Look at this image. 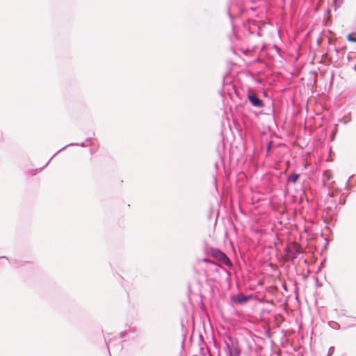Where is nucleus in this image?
Masks as SVG:
<instances>
[{
  "label": "nucleus",
  "mask_w": 356,
  "mask_h": 356,
  "mask_svg": "<svg viewBox=\"0 0 356 356\" xmlns=\"http://www.w3.org/2000/svg\"><path fill=\"white\" fill-rule=\"evenodd\" d=\"M248 99L252 105L254 107L261 108L264 106L262 101L260 100L254 93H249L248 95Z\"/></svg>",
  "instance_id": "obj_2"
},
{
  "label": "nucleus",
  "mask_w": 356,
  "mask_h": 356,
  "mask_svg": "<svg viewBox=\"0 0 356 356\" xmlns=\"http://www.w3.org/2000/svg\"><path fill=\"white\" fill-rule=\"evenodd\" d=\"M232 300L236 304H242L248 300V297L242 295H238L236 296H234Z\"/></svg>",
  "instance_id": "obj_3"
},
{
  "label": "nucleus",
  "mask_w": 356,
  "mask_h": 356,
  "mask_svg": "<svg viewBox=\"0 0 356 356\" xmlns=\"http://www.w3.org/2000/svg\"><path fill=\"white\" fill-rule=\"evenodd\" d=\"M346 38L350 42H356V34H348Z\"/></svg>",
  "instance_id": "obj_5"
},
{
  "label": "nucleus",
  "mask_w": 356,
  "mask_h": 356,
  "mask_svg": "<svg viewBox=\"0 0 356 356\" xmlns=\"http://www.w3.org/2000/svg\"><path fill=\"white\" fill-rule=\"evenodd\" d=\"M213 256L216 258L219 261L222 263L229 265L230 264V261L229 258L227 257L225 254L218 250H212Z\"/></svg>",
  "instance_id": "obj_1"
},
{
  "label": "nucleus",
  "mask_w": 356,
  "mask_h": 356,
  "mask_svg": "<svg viewBox=\"0 0 356 356\" xmlns=\"http://www.w3.org/2000/svg\"><path fill=\"white\" fill-rule=\"evenodd\" d=\"M270 143H269V145L268 147V149H270Z\"/></svg>",
  "instance_id": "obj_8"
},
{
  "label": "nucleus",
  "mask_w": 356,
  "mask_h": 356,
  "mask_svg": "<svg viewBox=\"0 0 356 356\" xmlns=\"http://www.w3.org/2000/svg\"><path fill=\"white\" fill-rule=\"evenodd\" d=\"M239 353H240V351L238 349H236V348H235V349H234L233 350L231 351V355H234L236 356H238Z\"/></svg>",
  "instance_id": "obj_7"
},
{
  "label": "nucleus",
  "mask_w": 356,
  "mask_h": 356,
  "mask_svg": "<svg viewBox=\"0 0 356 356\" xmlns=\"http://www.w3.org/2000/svg\"><path fill=\"white\" fill-rule=\"evenodd\" d=\"M299 175L297 174L291 175L288 178V181L291 183H296L298 179Z\"/></svg>",
  "instance_id": "obj_4"
},
{
  "label": "nucleus",
  "mask_w": 356,
  "mask_h": 356,
  "mask_svg": "<svg viewBox=\"0 0 356 356\" xmlns=\"http://www.w3.org/2000/svg\"><path fill=\"white\" fill-rule=\"evenodd\" d=\"M324 175L327 177V179H330L332 176V172L330 170H326L324 172Z\"/></svg>",
  "instance_id": "obj_6"
}]
</instances>
